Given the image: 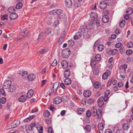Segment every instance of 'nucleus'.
<instances>
[{"label": "nucleus", "instance_id": "nucleus-40", "mask_svg": "<svg viewBox=\"0 0 133 133\" xmlns=\"http://www.w3.org/2000/svg\"><path fill=\"white\" fill-rule=\"evenodd\" d=\"M52 31V29L50 28H47L45 31V33L47 35H49L51 33Z\"/></svg>", "mask_w": 133, "mask_h": 133}, {"label": "nucleus", "instance_id": "nucleus-12", "mask_svg": "<svg viewBox=\"0 0 133 133\" xmlns=\"http://www.w3.org/2000/svg\"><path fill=\"white\" fill-rule=\"evenodd\" d=\"M62 101V99L61 97H57L55 98L53 100L54 103L56 104L61 103Z\"/></svg>", "mask_w": 133, "mask_h": 133}, {"label": "nucleus", "instance_id": "nucleus-16", "mask_svg": "<svg viewBox=\"0 0 133 133\" xmlns=\"http://www.w3.org/2000/svg\"><path fill=\"white\" fill-rule=\"evenodd\" d=\"M70 71L69 69L66 70L64 72V76L65 78H68L70 76Z\"/></svg>", "mask_w": 133, "mask_h": 133}, {"label": "nucleus", "instance_id": "nucleus-38", "mask_svg": "<svg viewBox=\"0 0 133 133\" xmlns=\"http://www.w3.org/2000/svg\"><path fill=\"white\" fill-rule=\"evenodd\" d=\"M50 115V112L47 110H45L44 113V116L45 117H47L49 116Z\"/></svg>", "mask_w": 133, "mask_h": 133}, {"label": "nucleus", "instance_id": "nucleus-24", "mask_svg": "<svg viewBox=\"0 0 133 133\" xmlns=\"http://www.w3.org/2000/svg\"><path fill=\"white\" fill-rule=\"evenodd\" d=\"M85 111V109L82 108H78L77 110V113L79 115H82Z\"/></svg>", "mask_w": 133, "mask_h": 133}, {"label": "nucleus", "instance_id": "nucleus-44", "mask_svg": "<svg viewBox=\"0 0 133 133\" xmlns=\"http://www.w3.org/2000/svg\"><path fill=\"white\" fill-rule=\"evenodd\" d=\"M44 32H42L39 34L38 38L37 39V40L38 41H39L40 40V39L42 38V37L44 36Z\"/></svg>", "mask_w": 133, "mask_h": 133}, {"label": "nucleus", "instance_id": "nucleus-47", "mask_svg": "<svg viewBox=\"0 0 133 133\" xmlns=\"http://www.w3.org/2000/svg\"><path fill=\"white\" fill-rule=\"evenodd\" d=\"M6 99L5 98L3 97L0 99V102L2 104H4L6 103Z\"/></svg>", "mask_w": 133, "mask_h": 133}, {"label": "nucleus", "instance_id": "nucleus-32", "mask_svg": "<svg viewBox=\"0 0 133 133\" xmlns=\"http://www.w3.org/2000/svg\"><path fill=\"white\" fill-rule=\"evenodd\" d=\"M104 126V124L102 123H99L98 125V127L99 130H103Z\"/></svg>", "mask_w": 133, "mask_h": 133}, {"label": "nucleus", "instance_id": "nucleus-29", "mask_svg": "<svg viewBox=\"0 0 133 133\" xmlns=\"http://www.w3.org/2000/svg\"><path fill=\"white\" fill-rule=\"evenodd\" d=\"M97 49L99 51H102L104 49V45L102 44H99L98 46Z\"/></svg>", "mask_w": 133, "mask_h": 133}, {"label": "nucleus", "instance_id": "nucleus-42", "mask_svg": "<svg viewBox=\"0 0 133 133\" xmlns=\"http://www.w3.org/2000/svg\"><path fill=\"white\" fill-rule=\"evenodd\" d=\"M125 21L124 20H122L119 23V26L121 28L123 27L125 25Z\"/></svg>", "mask_w": 133, "mask_h": 133}, {"label": "nucleus", "instance_id": "nucleus-64", "mask_svg": "<svg viewBox=\"0 0 133 133\" xmlns=\"http://www.w3.org/2000/svg\"><path fill=\"white\" fill-rule=\"evenodd\" d=\"M104 133H112V131L110 129H106L105 130Z\"/></svg>", "mask_w": 133, "mask_h": 133}, {"label": "nucleus", "instance_id": "nucleus-27", "mask_svg": "<svg viewBox=\"0 0 133 133\" xmlns=\"http://www.w3.org/2000/svg\"><path fill=\"white\" fill-rule=\"evenodd\" d=\"M64 83L65 85H69L71 83V80L69 78H66L64 81Z\"/></svg>", "mask_w": 133, "mask_h": 133}, {"label": "nucleus", "instance_id": "nucleus-45", "mask_svg": "<svg viewBox=\"0 0 133 133\" xmlns=\"http://www.w3.org/2000/svg\"><path fill=\"white\" fill-rule=\"evenodd\" d=\"M132 53V51L131 49L127 50L126 51V54L128 56L131 55Z\"/></svg>", "mask_w": 133, "mask_h": 133}, {"label": "nucleus", "instance_id": "nucleus-19", "mask_svg": "<svg viewBox=\"0 0 133 133\" xmlns=\"http://www.w3.org/2000/svg\"><path fill=\"white\" fill-rule=\"evenodd\" d=\"M91 95V92L89 90L85 91L83 93L84 96L85 97H89Z\"/></svg>", "mask_w": 133, "mask_h": 133}, {"label": "nucleus", "instance_id": "nucleus-63", "mask_svg": "<svg viewBox=\"0 0 133 133\" xmlns=\"http://www.w3.org/2000/svg\"><path fill=\"white\" fill-rule=\"evenodd\" d=\"M53 130L52 128L51 127H49L48 129V133H52Z\"/></svg>", "mask_w": 133, "mask_h": 133}, {"label": "nucleus", "instance_id": "nucleus-21", "mask_svg": "<svg viewBox=\"0 0 133 133\" xmlns=\"http://www.w3.org/2000/svg\"><path fill=\"white\" fill-rule=\"evenodd\" d=\"M34 92V91L32 89H30L29 90L27 93V97L30 98L33 95Z\"/></svg>", "mask_w": 133, "mask_h": 133}, {"label": "nucleus", "instance_id": "nucleus-14", "mask_svg": "<svg viewBox=\"0 0 133 133\" xmlns=\"http://www.w3.org/2000/svg\"><path fill=\"white\" fill-rule=\"evenodd\" d=\"M93 23L91 20L88 22V23L86 25V29L88 30H91L93 27Z\"/></svg>", "mask_w": 133, "mask_h": 133}, {"label": "nucleus", "instance_id": "nucleus-5", "mask_svg": "<svg viewBox=\"0 0 133 133\" xmlns=\"http://www.w3.org/2000/svg\"><path fill=\"white\" fill-rule=\"evenodd\" d=\"M20 121L19 120L15 121L13 123H12L8 127L9 128L7 129V130L15 128L20 124Z\"/></svg>", "mask_w": 133, "mask_h": 133}, {"label": "nucleus", "instance_id": "nucleus-37", "mask_svg": "<svg viewBox=\"0 0 133 133\" xmlns=\"http://www.w3.org/2000/svg\"><path fill=\"white\" fill-rule=\"evenodd\" d=\"M127 47L129 48H131L133 47V42L130 41L128 42L127 44Z\"/></svg>", "mask_w": 133, "mask_h": 133}, {"label": "nucleus", "instance_id": "nucleus-43", "mask_svg": "<svg viewBox=\"0 0 133 133\" xmlns=\"http://www.w3.org/2000/svg\"><path fill=\"white\" fill-rule=\"evenodd\" d=\"M58 87V83H56L54 84L53 85V87H52V89L51 91L52 92L53 91V92H52V94H53L54 92V88H55V89L57 88Z\"/></svg>", "mask_w": 133, "mask_h": 133}, {"label": "nucleus", "instance_id": "nucleus-30", "mask_svg": "<svg viewBox=\"0 0 133 133\" xmlns=\"http://www.w3.org/2000/svg\"><path fill=\"white\" fill-rule=\"evenodd\" d=\"M91 21L93 22L94 24H96L97 26H99L100 25L99 21L96 19H91Z\"/></svg>", "mask_w": 133, "mask_h": 133}, {"label": "nucleus", "instance_id": "nucleus-41", "mask_svg": "<svg viewBox=\"0 0 133 133\" xmlns=\"http://www.w3.org/2000/svg\"><path fill=\"white\" fill-rule=\"evenodd\" d=\"M64 38V37L60 36L58 41V43L59 44H61L62 43V42L63 41Z\"/></svg>", "mask_w": 133, "mask_h": 133}, {"label": "nucleus", "instance_id": "nucleus-23", "mask_svg": "<svg viewBox=\"0 0 133 133\" xmlns=\"http://www.w3.org/2000/svg\"><path fill=\"white\" fill-rule=\"evenodd\" d=\"M35 76L32 74H30L28 75L27 78L29 81H31L35 79Z\"/></svg>", "mask_w": 133, "mask_h": 133}, {"label": "nucleus", "instance_id": "nucleus-52", "mask_svg": "<svg viewBox=\"0 0 133 133\" xmlns=\"http://www.w3.org/2000/svg\"><path fill=\"white\" fill-rule=\"evenodd\" d=\"M129 75L130 77L131 78L130 81L132 83H133V71L131 72L130 73Z\"/></svg>", "mask_w": 133, "mask_h": 133}, {"label": "nucleus", "instance_id": "nucleus-60", "mask_svg": "<svg viewBox=\"0 0 133 133\" xmlns=\"http://www.w3.org/2000/svg\"><path fill=\"white\" fill-rule=\"evenodd\" d=\"M117 85L118 87L121 88L124 86V84L121 81L118 83Z\"/></svg>", "mask_w": 133, "mask_h": 133}, {"label": "nucleus", "instance_id": "nucleus-48", "mask_svg": "<svg viewBox=\"0 0 133 133\" xmlns=\"http://www.w3.org/2000/svg\"><path fill=\"white\" fill-rule=\"evenodd\" d=\"M79 29L82 33H84L85 32L86 29L85 26H81Z\"/></svg>", "mask_w": 133, "mask_h": 133}, {"label": "nucleus", "instance_id": "nucleus-28", "mask_svg": "<svg viewBox=\"0 0 133 133\" xmlns=\"http://www.w3.org/2000/svg\"><path fill=\"white\" fill-rule=\"evenodd\" d=\"M8 88L9 89V91L10 92H14L16 89V88L15 86L11 85Z\"/></svg>", "mask_w": 133, "mask_h": 133}, {"label": "nucleus", "instance_id": "nucleus-34", "mask_svg": "<svg viewBox=\"0 0 133 133\" xmlns=\"http://www.w3.org/2000/svg\"><path fill=\"white\" fill-rule=\"evenodd\" d=\"M62 65L63 66H64V68L66 67L68 65L67 62L65 60L62 61L61 62Z\"/></svg>", "mask_w": 133, "mask_h": 133}, {"label": "nucleus", "instance_id": "nucleus-17", "mask_svg": "<svg viewBox=\"0 0 133 133\" xmlns=\"http://www.w3.org/2000/svg\"><path fill=\"white\" fill-rule=\"evenodd\" d=\"M57 18L59 19H62L63 20H66L67 19L66 15L65 13H63L61 15H58Z\"/></svg>", "mask_w": 133, "mask_h": 133}, {"label": "nucleus", "instance_id": "nucleus-20", "mask_svg": "<svg viewBox=\"0 0 133 133\" xmlns=\"http://www.w3.org/2000/svg\"><path fill=\"white\" fill-rule=\"evenodd\" d=\"M82 36V33L80 32H77L74 37V38L75 39H78L80 38Z\"/></svg>", "mask_w": 133, "mask_h": 133}, {"label": "nucleus", "instance_id": "nucleus-13", "mask_svg": "<svg viewBox=\"0 0 133 133\" xmlns=\"http://www.w3.org/2000/svg\"><path fill=\"white\" fill-rule=\"evenodd\" d=\"M19 75H22V77L24 79L27 78L28 75L27 72L24 71L23 72H21V73H19Z\"/></svg>", "mask_w": 133, "mask_h": 133}, {"label": "nucleus", "instance_id": "nucleus-56", "mask_svg": "<svg viewBox=\"0 0 133 133\" xmlns=\"http://www.w3.org/2000/svg\"><path fill=\"white\" fill-rule=\"evenodd\" d=\"M95 68H96L95 67L94 68H92L93 69H94V70H93V72L94 74L95 75H97L98 74L99 72V70H98L97 69H96Z\"/></svg>", "mask_w": 133, "mask_h": 133}, {"label": "nucleus", "instance_id": "nucleus-7", "mask_svg": "<svg viewBox=\"0 0 133 133\" xmlns=\"http://www.w3.org/2000/svg\"><path fill=\"white\" fill-rule=\"evenodd\" d=\"M110 74V71L109 70H108L102 75V78L103 79H106Z\"/></svg>", "mask_w": 133, "mask_h": 133}, {"label": "nucleus", "instance_id": "nucleus-26", "mask_svg": "<svg viewBox=\"0 0 133 133\" xmlns=\"http://www.w3.org/2000/svg\"><path fill=\"white\" fill-rule=\"evenodd\" d=\"M97 13L95 12H92L90 14V16L91 18H92L94 19H96V18L97 17Z\"/></svg>", "mask_w": 133, "mask_h": 133}, {"label": "nucleus", "instance_id": "nucleus-6", "mask_svg": "<svg viewBox=\"0 0 133 133\" xmlns=\"http://www.w3.org/2000/svg\"><path fill=\"white\" fill-rule=\"evenodd\" d=\"M11 85V81L10 80H6L3 83V87L5 89H8Z\"/></svg>", "mask_w": 133, "mask_h": 133}, {"label": "nucleus", "instance_id": "nucleus-35", "mask_svg": "<svg viewBox=\"0 0 133 133\" xmlns=\"http://www.w3.org/2000/svg\"><path fill=\"white\" fill-rule=\"evenodd\" d=\"M23 6V4L22 3L19 2L16 5V7L17 9H19L22 8Z\"/></svg>", "mask_w": 133, "mask_h": 133}, {"label": "nucleus", "instance_id": "nucleus-18", "mask_svg": "<svg viewBox=\"0 0 133 133\" xmlns=\"http://www.w3.org/2000/svg\"><path fill=\"white\" fill-rule=\"evenodd\" d=\"M127 64H125L124 65H122L120 66V70H121V72H122L123 73H125V69L127 68Z\"/></svg>", "mask_w": 133, "mask_h": 133}, {"label": "nucleus", "instance_id": "nucleus-22", "mask_svg": "<svg viewBox=\"0 0 133 133\" xmlns=\"http://www.w3.org/2000/svg\"><path fill=\"white\" fill-rule=\"evenodd\" d=\"M27 98V96L26 97L25 95H22L19 98L18 100L20 102H23L26 101Z\"/></svg>", "mask_w": 133, "mask_h": 133}, {"label": "nucleus", "instance_id": "nucleus-25", "mask_svg": "<svg viewBox=\"0 0 133 133\" xmlns=\"http://www.w3.org/2000/svg\"><path fill=\"white\" fill-rule=\"evenodd\" d=\"M35 117V116L34 115H32L30 116V117L25 119L24 120V122H28L32 119L34 118Z\"/></svg>", "mask_w": 133, "mask_h": 133}, {"label": "nucleus", "instance_id": "nucleus-4", "mask_svg": "<svg viewBox=\"0 0 133 133\" xmlns=\"http://www.w3.org/2000/svg\"><path fill=\"white\" fill-rule=\"evenodd\" d=\"M71 54L70 50L69 48L65 49L63 50L62 53V56L64 58L68 57Z\"/></svg>", "mask_w": 133, "mask_h": 133}, {"label": "nucleus", "instance_id": "nucleus-50", "mask_svg": "<svg viewBox=\"0 0 133 133\" xmlns=\"http://www.w3.org/2000/svg\"><path fill=\"white\" fill-rule=\"evenodd\" d=\"M68 44L70 46H73L74 44V42L73 40H70L68 41Z\"/></svg>", "mask_w": 133, "mask_h": 133}, {"label": "nucleus", "instance_id": "nucleus-33", "mask_svg": "<svg viewBox=\"0 0 133 133\" xmlns=\"http://www.w3.org/2000/svg\"><path fill=\"white\" fill-rule=\"evenodd\" d=\"M129 127L128 123H124L122 126V128L124 130H127Z\"/></svg>", "mask_w": 133, "mask_h": 133}, {"label": "nucleus", "instance_id": "nucleus-46", "mask_svg": "<svg viewBox=\"0 0 133 133\" xmlns=\"http://www.w3.org/2000/svg\"><path fill=\"white\" fill-rule=\"evenodd\" d=\"M14 10V7L11 6L8 8V11L9 12L12 13H13V12L15 11Z\"/></svg>", "mask_w": 133, "mask_h": 133}, {"label": "nucleus", "instance_id": "nucleus-10", "mask_svg": "<svg viewBox=\"0 0 133 133\" xmlns=\"http://www.w3.org/2000/svg\"><path fill=\"white\" fill-rule=\"evenodd\" d=\"M97 103L99 107L103 106L104 103L103 100V98L102 97H100L97 100Z\"/></svg>", "mask_w": 133, "mask_h": 133}, {"label": "nucleus", "instance_id": "nucleus-11", "mask_svg": "<svg viewBox=\"0 0 133 133\" xmlns=\"http://www.w3.org/2000/svg\"><path fill=\"white\" fill-rule=\"evenodd\" d=\"M65 4L66 6L68 8H71L72 4L71 0H65Z\"/></svg>", "mask_w": 133, "mask_h": 133}, {"label": "nucleus", "instance_id": "nucleus-15", "mask_svg": "<svg viewBox=\"0 0 133 133\" xmlns=\"http://www.w3.org/2000/svg\"><path fill=\"white\" fill-rule=\"evenodd\" d=\"M109 17L107 15H104L103 16L102 21L104 23H107L109 21Z\"/></svg>", "mask_w": 133, "mask_h": 133}, {"label": "nucleus", "instance_id": "nucleus-53", "mask_svg": "<svg viewBox=\"0 0 133 133\" xmlns=\"http://www.w3.org/2000/svg\"><path fill=\"white\" fill-rule=\"evenodd\" d=\"M86 115L87 117H90L91 116V111L89 110H87L86 112Z\"/></svg>", "mask_w": 133, "mask_h": 133}, {"label": "nucleus", "instance_id": "nucleus-57", "mask_svg": "<svg viewBox=\"0 0 133 133\" xmlns=\"http://www.w3.org/2000/svg\"><path fill=\"white\" fill-rule=\"evenodd\" d=\"M50 14L54 15H57L56 10H54L51 11L50 12Z\"/></svg>", "mask_w": 133, "mask_h": 133}, {"label": "nucleus", "instance_id": "nucleus-59", "mask_svg": "<svg viewBox=\"0 0 133 133\" xmlns=\"http://www.w3.org/2000/svg\"><path fill=\"white\" fill-rule=\"evenodd\" d=\"M94 102V100L92 98L89 99L88 101V103L89 104H92Z\"/></svg>", "mask_w": 133, "mask_h": 133}, {"label": "nucleus", "instance_id": "nucleus-1", "mask_svg": "<svg viewBox=\"0 0 133 133\" xmlns=\"http://www.w3.org/2000/svg\"><path fill=\"white\" fill-rule=\"evenodd\" d=\"M91 114L92 116H95L96 118L100 119L102 117V111L99 109L97 110L95 107H93L91 109Z\"/></svg>", "mask_w": 133, "mask_h": 133}, {"label": "nucleus", "instance_id": "nucleus-49", "mask_svg": "<svg viewBox=\"0 0 133 133\" xmlns=\"http://www.w3.org/2000/svg\"><path fill=\"white\" fill-rule=\"evenodd\" d=\"M85 129L87 131L90 132L91 130V127L89 125H87L85 127Z\"/></svg>", "mask_w": 133, "mask_h": 133}, {"label": "nucleus", "instance_id": "nucleus-8", "mask_svg": "<svg viewBox=\"0 0 133 133\" xmlns=\"http://www.w3.org/2000/svg\"><path fill=\"white\" fill-rule=\"evenodd\" d=\"M107 6V3L105 1H103L100 3L99 6L101 9H104L106 8Z\"/></svg>", "mask_w": 133, "mask_h": 133}, {"label": "nucleus", "instance_id": "nucleus-61", "mask_svg": "<svg viewBox=\"0 0 133 133\" xmlns=\"http://www.w3.org/2000/svg\"><path fill=\"white\" fill-rule=\"evenodd\" d=\"M0 92L4 96H5L6 94H5V92L4 90L3 89H1L0 90Z\"/></svg>", "mask_w": 133, "mask_h": 133}, {"label": "nucleus", "instance_id": "nucleus-58", "mask_svg": "<svg viewBox=\"0 0 133 133\" xmlns=\"http://www.w3.org/2000/svg\"><path fill=\"white\" fill-rule=\"evenodd\" d=\"M103 98V100H104V101H107L109 99V97L107 96H106L104 95V96L103 97H101Z\"/></svg>", "mask_w": 133, "mask_h": 133}, {"label": "nucleus", "instance_id": "nucleus-62", "mask_svg": "<svg viewBox=\"0 0 133 133\" xmlns=\"http://www.w3.org/2000/svg\"><path fill=\"white\" fill-rule=\"evenodd\" d=\"M122 43L119 42L116 43L115 45V47L116 48H119L122 45Z\"/></svg>", "mask_w": 133, "mask_h": 133}, {"label": "nucleus", "instance_id": "nucleus-31", "mask_svg": "<svg viewBox=\"0 0 133 133\" xmlns=\"http://www.w3.org/2000/svg\"><path fill=\"white\" fill-rule=\"evenodd\" d=\"M93 85L94 88L97 89L101 86V85L100 83L98 82H96L94 83Z\"/></svg>", "mask_w": 133, "mask_h": 133}, {"label": "nucleus", "instance_id": "nucleus-2", "mask_svg": "<svg viewBox=\"0 0 133 133\" xmlns=\"http://www.w3.org/2000/svg\"><path fill=\"white\" fill-rule=\"evenodd\" d=\"M101 57L100 54H97L96 55L94 59H92L91 61V66L92 68H95V66L96 65V61H98L101 59Z\"/></svg>", "mask_w": 133, "mask_h": 133}, {"label": "nucleus", "instance_id": "nucleus-9", "mask_svg": "<svg viewBox=\"0 0 133 133\" xmlns=\"http://www.w3.org/2000/svg\"><path fill=\"white\" fill-rule=\"evenodd\" d=\"M9 17L11 19L15 20L18 17V15L16 13H12L10 15Z\"/></svg>", "mask_w": 133, "mask_h": 133}, {"label": "nucleus", "instance_id": "nucleus-39", "mask_svg": "<svg viewBox=\"0 0 133 133\" xmlns=\"http://www.w3.org/2000/svg\"><path fill=\"white\" fill-rule=\"evenodd\" d=\"M9 16L8 15L5 14L3 15L1 17V19L2 20H7L9 18Z\"/></svg>", "mask_w": 133, "mask_h": 133}, {"label": "nucleus", "instance_id": "nucleus-54", "mask_svg": "<svg viewBox=\"0 0 133 133\" xmlns=\"http://www.w3.org/2000/svg\"><path fill=\"white\" fill-rule=\"evenodd\" d=\"M56 10V12L57 15H60L63 12L62 10L60 9H57Z\"/></svg>", "mask_w": 133, "mask_h": 133}, {"label": "nucleus", "instance_id": "nucleus-36", "mask_svg": "<svg viewBox=\"0 0 133 133\" xmlns=\"http://www.w3.org/2000/svg\"><path fill=\"white\" fill-rule=\"evenodd\" d=\"M109 51L111 52L112 55H115L118 52V50L117 49H114L112 50H109Z\"/></svg>", "mask_w": 133, "mask_h": 133}, {"label": "nucleus", "instance_id": "nucleus-51", "mask_svg": "<svg viewBox=\"0 0 133 133\" xmlns=\"http://www.w3.org/2000/svg\"><path fill=\"white\" fill-rule=\"evenodd\" d=\"M24 33L25 35L24 36L25 37H28L30 35V32L28 30H26L23 32Z\"/></svg>", "mask_w": 133, "mask_h": 133}, {"label": "nucleus", "instance_id": "nucleus-3", "mask_svg": "<svg viewBox=\"0 0 133 133\" xmlns=\"http://www.w3.org/2000/svg\"><path fill=\"white\" fill-rule=\"evenodd\" d=\"M37 125L36 122H35L34 123H31L29 125L26 126L25 127L26 131L27 133L32 131L34 127H36Z\"/></svg>", "mask_w": 133, "mask_h": 133}, {"label": "nucleus", "instance_id": "nucleus-55", "mask_svg": "<svg viewBox=\"0 0 133 133\" xmlns=\"http://www.w3.org/2000/svg\"><path fill=\"white\" fill-rule=\"evenodd\" d=\"M36 128L38 130L39 133H42L43 132V128L42 126L40 127H39V129H38V128H37V127H36Z\"/></svg>", "mask_w": 133, "mask_h": 133}]
</instances>
